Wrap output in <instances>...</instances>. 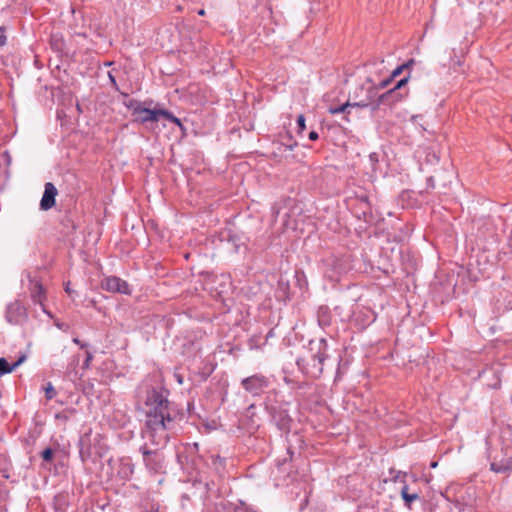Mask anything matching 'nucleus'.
I'll use <instances>...</instances> for the list:
<instances>
[{
  "mask_svg": "<svg viewBox=\"0 0 512 512\" xmlns=\"http://www.w3.org/2000/svg\"><path fill=\"white\" fill-rule=\"evenodd\" d=\"M146 426L152 437L158 436V440L153 439V442H166V431L175 429V421L168 412L167 400L160 398L157 406L147 413Z\"/></svg>",
  "mask_w": 512,
  "mask_h": 512,
  "instance_id": "f257e3e1",
  "label": "nucleus"
},
{
  "mask_svg": "<svg viewBox=\"0 0 512 512\" xmlns=\"http://www.w3.org/2000/svg\"><path fill=\"white\" fill-rule=\"evenodd\" d=\"M327 343L320 340L316 345L311 344L310 353L297 361L299 368L311 378H319L323 373V362L328 357Z\"/></svg>",
  "mask_w": 512,
  "mask_h": 512,
  "instance_id": "f03ea898",
  "label": "nucleus"
},
{
  "mask_svg": "<svg viewBox=\"0 0 512 512\" xmlns=\"http://www.w3.org/2000/svg\"><path fill=\"white\" fill-rule=\"evenodd\" d=\"M132 114L135 116L136 120L145 123L149 121H158L160 117H163L178 126H181V121L174 115H172L169 111L163 109H155L151 110L148 108L142 107L140 104H137L132 108Z\"/></svg>",
  "mask_w": 512,
  "mask_h": 512,
  "instance_id": "7ed1b4c3",
  "label": "nucleus"
},
{
  "mask_svg": "<svg viewBox=\"0 0 512 512\" xmlns=\"http://www.w3.org/2000/svg\"><path fill=\"white\" fill-rule=\"evenodd\" d=\"M268 379L260 374L252 375L242 380V387L253 395H259L268 387Z\"/></svg>",
  "mask_w": 512,
  "mask_h": 512,
  "instance_id": "20e7f679",
  "label": "nucleus"
},
{
  "mask_svg": "<svg viewBox=\"0 0 512 512\" xmlns=\"http://www.w3.org/2000/svg\"><path fill=\"white\" fill-rule=\"evenodd\" d=\"M101 287L108 292L121 293L125 295L131 294L129 284L117 276L104 278L101 282Z\"/></svg>",
  "mask_w": 512,
  "mask_h": 512,
  "instance_id": "39448f33",
  "label": "nucleus"
},
{
  "mask_svg": "<svg viewBox=\"0 0 512 512\" xmlns=\"http://www.w3.org/2000/svg\"><path fill=\"white\" fill-rule=\"evenodd\" d=\"M375 97H376V88L373 86H370L368 88L366 98H364L358 102H355V103L346 102L345 104H343L339 107H335V108L331 107V108H329V113L332 115L344 113V112H346V110L349 107L366 108L374 102Z\"/></svg>",
  "mask_w": 512,
  "mask_h": 512,
  "instance_id": "423d86ee",
  "label": "nucleus"
},
{
  "mask_svg": "<svg viewBox=\"0 0 512 512\" xmlns=\"http://www.w3.org/2000/svg\"><path fill=\"white\" fill-rule=\"evenodd\" d=\"M144 463L154 473H158L163 467V456L156 451L143 449Z\"/></svg>",
  "mask_w": 512,
  "mask_h": 512,
  "instance_id": "0eeeda50",
  "label": "nucleus"
},
{
  "mask_svg": "<svg viewBox=\"0 0 512 512\" xmlns=\"http://www.w3.org/2000/svg\"><path fill=\"white\" fill-rule=\"evenodd\" d=\"M6 318L10 323H20L26 318V309L20 301H14L7 308Z\"/></svg>",
  "mask_w": 512,
  "mask_h": 512,
  "instance_id": "6e6552de",
  "label": "nucleus"
},
{
  "mask_svg": "<svg viewBox=\"0 0 512 512\" xmlns=\"http://www.w3.org/2000/svg\"><path fill=\"white\" fill-rule=\"evenodd\" d=\"M57 195L56 187L48 182L45 184L44 193L40 202L41 209L49 210L55 205V197Z\"/></svg>",
  "mask_w": 512,
  "mask_h": 512,
  "instance_id": "1a4fd4ad",
  "label": "nucleus"
},
{
  "mask_svg": "<svg viewBox=\"0 0 512 512\" xmlns=\"http://www.w3.org/2000/svg\"><path fill=\"white\" fill-rule=\"evenodd\" d=\"M29 291L33 302L44 306V301L46 300V291L39 280H31Z\"/></svg>",
  "mask_w": 512,
  "mask_h": 512,
  "instance_id": "9d476101",
  "label": "nucleus"
},
{
  "mask_svg": "<svg viewBox=\"0 0 512 512\" xmlns=\"http://www.w3.org/2000/svg\"><path fill=\"white\" fill-rule=\"evenodd\" d=\"M24 359L25 357L23 356L19 358V360L15 362L13 365H9L5 358H0V373H11L16 367H18L24 361Z\"/></svg>",
  "mask_w": 512,
  "mask_h": 512,
  "instance_id": "9b49d317",
  "label": "nucleus"
},
{
  "mask_svg": "<svg viewBox=\"0 0 512 512\" xmlns=\"http://www.w3.org/2000/svg\"><path fill=\"white\" fill-rule=\"evenodd\" d=\"M409 80V77H405L403 79H401L400 81H398V83L394 86V88L390 89L389 91H387L386 93L382 94L379 99H378V102H377V105L376 107H378L379 103L382 102L386 97H388L389 95L393 94L396 90H399L401 89L404 85L407 84Z\"/></svg>",
  "mask_w": 512,
  "mask_h": 512,
  "instance_id": "f8f14e48",
  "label": "nucleus"
},
{
  "mask_svg": "<svg viewBox=\"0 0 512 512\" xmlns=\"http://www.w3.org/2000/svg\"><path fill=\"white\" fill-rule=\"evenodd\" d=\"M401 496L407 506L419 498L418 493L413 491L411 494H407V485H403L401 488Z\"/></svg>",
  "mask_w": 512,
  "mask_h": 512,
  "instance_id": "ddd939ff",
  "label": "nucleus"
},
{
  "mask_svg": "<svg viewBox=\"0 0 512 512\" xmlns=\"http://www.w3.org/2000/svg\"><path fill=\"white\" fill-rule=\"evenodd\" d=\"M54 452L51 448H46L42 453L41 456L44 461L51 462L53 460Z\"/></svg>",
  "mask_w": 512,
  "mask_h": 512,
  "instance_id": "4468645a",
  "label": "nucleus"
},
{
  "mask_svg": "<svg viewBox=\"0 0 512 512\" xmlns=\"http://www.w3.org/2000/svg\"><path fill=\"white\" fill-rule=\"evenodd\" d=\"M298 132L302 133L306 129L305 117L300 114L297 118Z\"/></svg>",
  "mask_w": 512,
  "mask_h": 512,
  "instance_id": "2eb2a0df",
  "label": "nucleus"
},
{
  "mask_svg": "<svg viewBox=\"0 0 512 512\" xmlns=\"http://www.w3.org/2000/svg\"><path fill=\"white\" fill-rule=\"evenodd\" d=\"M408 66L409 64H403L395 68L391 73L392 78L395 79L396 77H398L403 72V70Z\"/></svg>",
  "mask_w": 512,
  "mask_h": 512,
  "instance_id": "dca6fc26",
  "label": "nucleus"
},
{
  "mask_svg": "<svg viewBox=\"0 0 512 512\" xmlns=\"http://www.w3.org/2000/svg\"><path fill=\"white\" fill-rule=\"evenodd\" d=\"M45 393L47 399H52L55 396V390L50 383L45 388Z\"/></svg>",
  "mask_w": 512,
  "mask_h": 512,
  "instance_id": "f3484780",
  "label": "nucleus"
},
{
  "mask_svg": "<svg viewBox=\"0 0 512 512\" xmlns=\"http://www.w3.org/2000/svg\"><path fill=\"white\" fill-rule=\"evenodd\" d=\"M393 80H394V79H393V78H392V76L390 75V77H389L388 79H385V80H383V81H381V82L379 83L378 88H379V89H384V88L388 87V86L391 84V82H392Z\"/></svg>",
  "mask_w": 512,
  "mask_h": 512,
  "instance_id": "a211bd4d",
  "label": "nucleus"
},
{
  "mask_svg": "<svg viewBox=\"0 0 512 512\" xmlns=\"http://www.w3.org/2000/svg\"><path fill=\"white\" fill-rule=\"evenodd\" d=\"M92 359H93V355H92V353H91V352H89V351H87V352H86V359H85L84 364H83V367H84L85 369L89 368V366H90V362L92 361Z\"/></svg>",
  "mask_w": 512,
  "mask_h": 512,
  "instance_id": "6ab92c4d",
  "label": "nucleus"
},
{
  "mask_svg": "<svg viewBox=\"0 0 512 512\" xmlns=\"http://www.w3.org/2000/svg\"><path fill=\"white\" fill-rule=\"evenodd\" d=\"M6 43V35L3 28H0V47L4 46Z\"/></svg>",
  "mask_w": 512,
  "mask_h": 512,
  "instance_id": "aec40b11",
  "label": "nucleus"
},
{
  "mask_svg": "<svg viewBox=\"0 0 512 512\" xmlns=\"http://www.w3.org/2000/svg\"><path fill=\"white\" fill-rule=\"evenodd\" d=\"M491 470H493L495 472H504L506 470V468H503L502 466H498L497 464L492 463Z\"/></svg>",
  "mask_w": 512,
  "mask_h": 512,
  "instance_id": "412c9836",
  "label": "nucleus"
},
{
  "mask_svg": "<svg viewBox=\"0 0 512 512\" xmlns=\"http://www.w3.org/2000/svg\"><path fill=\"white\" fill-rule=\"evenodd\" d=\"M319 138V135L316 131H311L309 133V139L312 141H316Z\"/></svg>",
  "mask_w": 512,
  "mask_h": 512,
  "instance_id": "4be33fe9",
  "label": "nucleus"
},
{
  "mask_svg": "<svg viewBox=\"0 0 512 512\" xmlns=\"http://www.w3.org/2000/svg\"><path fill=\"white\" fill-rule=\"evenodd\" d=\"M73 342L77 345H79L81 348H84L86 345L83 344L78 338H74Z\"/></svg>",
  "mask_w": 512,
  "mask_h": 512,
  "instance_id": "5701e85b",
  "label": "nucleus"
},
{
  "mask_svg": "<svg viewBox=\"0 0 512 512\" xmlns=\"http://www.w3.org/2000/svg\"><path fill=\"white\" fill-rule=\"evenodd\" d=\"M109 78H110L112 84L115 86L116 85V80H115L114 76L111 73H109Z\"/></svg>",
  "mask_w": 512,
  "mask_h": 512,
  "instance_id": "b1692460",
  "label": "nucleus"
},
{
  "mask_svg": "<svg viewBox=\"0 0 512 512\" xmlns=\"http://www.w3.org/2000/svg\"><path fill=\"white\" fill-rule=\"evenodd\" d=\"M205 14H206V12H205V10H204V9H200V10L198 11V15H200V16H204Z\"/></svg>",
  "mask_w": 512,
  "mask_h": 512,
  "instance_id": "393cba45",
  "label": "nucleus"
},
{
  "mask_svg": "<svg viewBox=\"0 0 512 512\" xmlns=\"http://www.w3.org/2000/svg\"><path fill=\"white\" fill-rule=\"evenodd\" d=\"M65 291H66L68 294H71V293H72L71 288L69 287V284H67V285H66Z\"/></svg>",
  "mask_w": 512,
  "mask_h": 512,
  "instance_id": "a878e982",
  "label": "nucleus"
},
{
  "mask_svg": "<svg viewBox=\"0 0 512 512\" xmlns=\"http://www.w3.org/2000/svg\"><path fill=\"white\" fill-rule=\"evenodd\" d=\"M407 92L405 94H399V99H403L405 96H407Z\"/></svg>",
  "mask_w": 512,
  "mask_h": 512,
  "instance_id": "bb28decb",
  "label": "nucleus"
},
{
  "mask_svg": "<svg viewBox=\"0 0 512 512\" xmlns=\"http://www.w3.org/2000/svg\"><path fill=\"white\" fill-rule=\"evenodd\" d=\"M153 397H155V401H157V399L159 398V396L156 394V392H153Z\"/></svg>",
  "mask_w": 512,
  "mask_h": 512,
  "instance_id": "cd10ccee",
  "label": "nucleus"
},
{
  "mask_svg": "<svg viewBox=\"0 0 512 512\" xmlns=\"http://www.w3.org/2000/svg\"><path fill=\"white\" fill-rule=\"evenodd\" d=\"M144 512H157L156 510H153V509H150V510H146Z\"/></svg>",
  "mask_w": 512,
  "mask_h": 512,
  "instance_id": "c85d7f7f",
  "label": "nucleus"
},
{
  "mask_svg": "<svg viewBox=\"0 0 512 512\" xmlns=\"http://www.w3.org/2000/svg\"><path fill=\"white\" fill-rule=\"evenodd\" d=\"M409 487L407 486V494H411Z\"/></svg>",
  "mask_w": 512,
  "mask_h": 512,
  "instance_id": "c756f323",
  "label": "nucleus"
}]
</instances>
